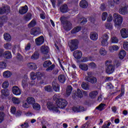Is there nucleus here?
<instances>
[{
  "instance_id": "nucleus-1",
  "label": "nucleus",
  "mask_w": 128,
  "mask_h": 128,
  "mask_svg": "<svg viewBox=\"0 0 128 128\" xmlns=\"http://www.w3.org/2000/svg\"><path fill=\"white\" fill-rule=\"evenodd\" d=\"M66 20V17L62 16L60 18L61 24H63V28L64 30L68 32V30H70L72 28V24L70 22Z\"/></svg>"
},
{
  "instance_id": "nucleus-2",
  "label": "nucleus",
  "mask_w": 128,
  "mask_h": 128,
  "mask_svg": "<svg viewBox=\"0 0 128 128\" xmlns=\"http://www.w3.org/2000/svg\"><path fill=\"white\" fill-rule=\"evenodd\" d=\"M88 76L85 77V80L92 84H96V82H98V78H96L92 76V72H87Z\"/></svg>"
},
{
  "instance_id": "nucleus-3",
  "label": "nucleus",
  "mask_w": 128,
  "mask_h": 128,
  "mask_svg": "<svg viewBox=\"0 0 128 128\" xmlns=\"http://www.w3.org/2000/svg\"><path fill=\"white\" fill-rule=\"evenodd\" d=\"M52 62L50 60H47L44 62L43 63L44 68H46V72H50L54 70V68H56V65L54 64H52Z\"/></svg>"
},
{
  "instance_id": "nucleus-4",
  "label": "nucleus",
  "mask_w": 128,
  "mask_h": 128,
  "mask_svg": "<svg viewBox=\"0 0 128 128\" xmlns=\"http://www.w3.org/2000/svg\"><path fill=\"white\" fill-rule=\"evenodd\" d=\"M40 50L42 54H44L42 58L43 60H48V58H50V54H48V51H49V48L48 46H42L40 47Z\"/></svg>"
},
{
  "instance_id": "nucleus-5",
  "label": "nucleus",
  "mask_w": 128,
  "mask_h": 128,
  "mask_svg": "<svg viewBox=\"0 0 128 128\" xmlns=\"http://www.w3.org/2000/svg\"><path fill=\"white\" fill-rule=\"evenodd\" d=\"M113 18H114V22L116 24V26H120L122 24V20H124L122 16L118 14L114 13L113 15Z\"/></svg>"
},
{
  "instance_id": "nucleus-6",
  "label": "nucleus",
  "mask_w": 128,
  "mask_h": 128,
  "mask_svg": "<svg viewBox=\"0 0 128 128\" xmlns=\"http://www.w3.org/2000/svg\"><path fill=\"white\" fill-rule=\"evenodd\" d=\"M78 44H80V42H78V39L72 40L69 44L70 50L74 52L76 50H78Z\"/></svg>"
},
{
  "instance_id": "nucleus-7",
  "label": "nucleus",
  "mask_w": 128,
  "mask_h": 128,
  "mask_svg": "<svg viewBox=\"0 0 128 128\" xmlns=\"http://www.w3.org/2000/svg\"><path fill=\"white\" fill-rule=\"evenodd\" d=\"M108 38H110V36L106 34H104L100 38L102 46H106L108 44Z\"/></svg>"
},
{
  "instance_id": "nucleus-8",
  "label": "nucleus",
  "mask_w": 128,
  "mask_h": 128,
  "mask_svg": "<svg viewBox=\"0 0 128 128\" xmlns=\"http://www.w3.org/2000/svg\"><path fill=\"white\" fill-rule=\"evenodd\" d=\"M56 104L60 108H64L68 106V102L64 98L58 99L56 102Z\"/></svg>"
},
{
  "instance_id": "nucleus-9",
  "label": "nucleus",
  "mask_w": 128,
  "mask_h": 128,
  "mask_svg": "<svg viewBox=\"0 0 128 128\" xmlns=\"http://www.w3.org/2000/svg\"><path fill=\"white\" fill-rule=\"evenodd\" d=\"M106 66V72L108 74H114V72L116 65H107V66Z\"/></svg>"
},
{
  "instance_id": "nucleus-10",
  "label": "nucleus",
  "mask_w": 128,
  "mask_h": 128,
  "mask_svg": "<svg viewBox=\"0 0 128 128\" xmlns=\"http://www.w3.org/2000/svg\"><path fill=\"white\" fill-rule=\"evenodd\" d=\"M10 12V9L8 6H4L0 8V14H8Z\"/></svg>"
},
{
  "instance_id": "nucleus-11",
  "label": "nucleus",
  "mask_w": 128,
  "mask_h": 128,
  "mask_svg": "<svg viewBox=\"0 0 128 128\" xmlns=\"http://www.w3.org/2000/svg\"><path fill=\"white\" fill-rule=\"evenodd\" d=\"M35 42L36 46H42L44 42V38L41 36L35 40Z\"/></svg>"
},
{
  "instance_id": "nucleus-12",
  "label": "nucleus",
  "mask_w": 128,
  "mask_h": 128,
  "mask_svg": "<svg viewBox=\"0 0 128 128\" xmlns=\"http://www.w3.org/2000/svg\"><path fill=\"white\" fill-rule=\"evenodd\" d=\"M12 92L15 96H20L22 94L20 89L18 88V86H16L12 88Z\"/></svg>"
},
{
  "instance_id": "nucleus-13",
  "label": "nucleus",
  "mask_w": 128,
  "mask_h": 128,
  "mask_svg": "<svg viewBox=\"0 0 128 128\" xmlns=\"http://www.w3.org/2000/svg\"><path fill=\"white\" fill-rule=\"evenodd\" d=\"M73 56L76 60H80L82 56V52L80 50H75L73 52Z\"/></svg>"
},
{
  "instance_id": "nucleus-14",
  "label": "nucleus",
  "mask_w": 128,
  "mask_h": 128,
  "mask_svg": "<svg viewBox=\"0 0 128 128\" xmlns=\"http://www.w3.org/2000/svg\"><path fill=\"white\" fill-rule=\"evenodd\" d=\"M120 32L121 34V36L123 38H128V29L123 28L120 30Z\"/></svg>"
},
{
  "instance_id": "nucleus-15",
  "label": "nucleus",
  "mask_w": 128,
  "mask_h": 128,
  "mask_svg": "<svg viewBox=\"0 0 128 128\" xmlns=\"http://www.w3.org/2000/svg\"><path fill=\"white\" fill-rule=\"evenodd\" d=\"M10 96V90L8 89H3L1 90V96L0 98L2 99L4 98V96Z\"/></svg>"
},
{
  "instance_id": "nucleus-16",
  "label": "nucleus",
  "mask_w": 128,
  "mask_h": 128,
  "mask_svg": "<svg viewBox=\"0 0 128 128\" xmlns=\"http://www.w3.org/2000/svg\"><path fill=\"white\" fill-rule=\"evenodd\" d=\"M128 6L121 7L119 10V14H128Z\"/></svg>"
},
{
  "instance_id": "nucleus-17",
  "label": "nucleus",
  "mask_w": 128,
  "mask_h": 128,
  "mask_svg": "<svg viewBox=\"0 0 128 128\" xmlns=\"http://www.w3.org/2000/svg\"><path fill=\"white\" fill-rule=\"evenodd\" d=\"M90 36L92 40H97L98 38V34L96 32H93L90 34Z\"/></svg>"
},
{
  "instance_id": "nucleus-18",
  "label": "nucleus",
  "mask_w": 128,
  "mask_h": 128,
  "mask_svg": "<svg viewBox=\"0 0 128 128\" xmlns=\"http://www.w3.org/2000/svg\"><path fill=\"white\" fill-rule=\"evenodd\" d=\"M28 6L25 5L24 6H22L19 9V14H24L28 12Z\"/></svg>"
},
{
  "instance_id": "nucleus-19",
  "label": "nucleus",
  "mask_w": 128,
  "mask_h": 128,
  "mask_svg": "<svg viewBox=\"0 0 128 128\" xmlns=\"http://www.w3.org/2000/svg\"><path fill=\"white\" fill-rule=\"evenodd\" d=\"M38 28H34L32 29H31L30 34H32V36H38L40 34V32H38Z\"/></svg>"
},
{
  "instance_id": "nucleus-20",
  "label": "nucleus",
  "mask_w": 128,
  "mask_h": 128,
  "mask_svg": "<svg viewBox=\"0 0 128 128\" xmlns=\"http://www.w3.org/2000/svg\"><path fill=\"white\" fill-rule=\"evenodd\" d=\"M80 6L82 8H86L88 6V3L86 0H82L80 2Z\"/></svg>"
},
{
  "instance_id": "nucleus-21",
  "label": "nucleus",
  "mask_w": 128,
  "mask_h": 128,
  "mask_svg": "<svg viewBox=\"0 0 128 128\" xmlns=\"http://www.w3.org/2000/svg\"><path fill=\"white\" fill-rule=\"evenodd\" d=\"M3 56L4 58H6L7 60H10L11 58H12V52L10 51L6 50L3 53Z\"/></svg>"
},
{
  "instance_id": "nucleus-22",
  "label": "nucleus",
  "mask_w": 128,
  "mask_h": 128,
  "mask_svg": "<svg viewBox=\"0 0 128 128\" xmlns=\"http://www.w3.org/2000/svg\"><path fill=\"white\" fill-rule=\"evenodd\" d=\"M68 5L64 4L60 6V10L61 12L64 14L66 12H68Z\"/></svg>"
},
{
  "instance_id": "nucleus-23",
  "label": "nucleus",
  "mask_w": 128,
  "mask_h": 128,
  "mask_svg": "<svg viewBox=\"0 0 128 128\" xmlns=\"http://www.w3.org/2000/svg\"><path fill=\"white\" fill-rule=\"evenodd\" d=\"M52 86L54 90L56 92H60V84L56 82H52Z\"/></svg>"
},
{
  "instance_id": "nucleus-24",
  "label": "nucleus",
  "mask_w": 128,
  "mask_h": 128,
  "mask_svg": "<svg viewBox=\"0 0 128 128\" xmlns=\"http://www.w3.org/2000/svg\"><path fill=\"white\" fill-rule=\"evenodd\" d=\"M66 80V76L64 74H60L58 76V80H59L60 82L62 84H64Z\"/></svg>"
},
{
  "instance_id": "nucleus-25",
  "label": "nucleus",
  "mask_w": 128,
  "mask_h": 128,
  "mask_svg": "<svg viewBox=\"0 0 128 128\" xmlns=\"http://www.w3.org/2000/svg\"><path fill=\"white\" fill-rule=\"evenodd\" d=\"M26 102L28 104H34L36 103V100L32 97H28L26 99Z\"/></svg>"
},
{
  "instance_id": "nucleus-26",
  "label": "nucleus",
  "mask_w": 128,
  "mask_h": 128,
  "mask_svg": "<svg viewBox=\"0 0 128 128\" xmlns=\"http://www.w3.org/2000/svg\"><path fill=\"white\" fill-rule=\"evenodd\" d=\"M79 68L82 70L86 71L88 70V64H80L79 66Z\"/></svg>"
},
{
  "instance_id": "nucleus-27",
  "label": "nucleus",
  "mask_w": 128,
  "mask_h": 128,
  "mask_svg": "<svg viewBox=\"0 0 128 128\" xmlns=\"http://www.w3.org/2000/svg\"><path fill=\"white\" fill-rule=\"evenodd\" d=\"M40 58V53H38V52L36 51L34 52L33 54L31 56L32 60H38Z\"/></svg>"
},
{
  "instance_id": "nucleus-28",
  "label": "nucleus",
  "mask_w": 128,
  "mask_h": 128,
  "mask_svg": "<svg viewBox=\"0 0 128 128\" xmlns=\"http://www.w3.org/2000/svg\"><path fill=\"white\" fill-rule=\"evenodd\" d=\"M82 30V26H78L74 28L70 32L71 34H76Z\"/></svg>"
},
{
  "instance_id": "nucleus-29",
  "label": "nucleus",
  "mask_w": 128,
  "mask_h": 128,
  "mask_svg": "<svg viewBox=\"0 0 128 128\" xmlns=\"http://www.w3.org/2000/svg\"><path fill=\"white\" fill-rule=\"evenodd\" d=\"M99 52L101 56H106L108 54V52L106 49L104 48H101L99 50Z\"/></svg>"
},
{
  "instance_id": "nucleus-30",
  "label": "nucleus",
  "mask_w": 128,
  "mask_h": 128,
  "mask_svg": "<svg viewBox=\"0 0 128 128\" xmlns=\"http://www.w3.org/2000/svg\"><path fill=\"white\" fill-rule=\"evenodd\" d=\"M28 67L30 70H36V68H38V67L36 66V64L34 63H29L28 64Z\"/></svg>"
},
{
  "instance_id": "nucleus-31",
  "label": "nucleus",
  "mask_w": 128,
  "mask_h": 128,
  "mask_svg": "<svg viewBox=\"0 0 128 128\" xmlns=\"http://www.w3.org/2000/svg\"><path fill=\"white\" fill-rule=\"evenodd\" d=\"M3 76L6 78H10L12 76V72L7 70L3 72Z\"/></svg>"
},
{
  "instance_id": "nucleus-32",
  "label": "nucleus",
  "mask_w": 128,
  "mask_h": 128,
  "mask_svg": "<svg viewBox=\"0 0 128 128\" xmlns=\"http://www.w3.org/2000/svg\"><path fill=\"white\" fill-rule=\"evenodd\" d=\"M4 39L6 42H10L12 40V36H10V35L8 33H5L4 34Z\"/></svg>"
},
{
  "instance_id": "nucleus-33",
  "label": "nucleus",
  "mask_w": 128,
  "mask_h": 128,
  "mask_svg": "<svg viewBox=\"0 0 128 128\" xmlns=\"http://www.w3.org/2000/svg\"><path fill=\"white\" fill-rule=\"evenodd\" d=\"M28 78L24 79L22 80V86L24 88H26L28 86Z\"/></svg>"
},
{
  "instance_id": "nucleus-34",
  "label": "nucleus",
  "mask_w": 128,
  "mask_h": 128,
  "mask_svg": "<svg viewBox=\"0 0 128 128\" xmlns=\"http://www.w3.org/2000/svg\"><path fill=\"white\" fill-rule=\"evenodd\" d=\"M72 88L70 86H68L67 87L66 90V96H70V94H72Z\"/></svg>"
},
{
  "instance_id": "nucleus-35",
  "label": "nucleus",
  "mask_w": 128,
  "mask_h": 128,
  "mask_svg": "<svg viewBox=\"0 0 128 128\" xmlns=\"http://www.w3.org/2000/svg\"><path fill=\"white\" fill-rule=\"evenodd\" d=\"M12 102L14 104H20V98L16 97H13L12 98Z\"/></svg>"
},
{
  "instance_id": "nucleus-36",
  "label": "nucleus",
  "mask_w": 128,
  "mask_h": 128,
  "mask_svg": "<svg viewBox=\"0 0 128 128\" xmlns=\"http://www.w3.org/2000/svg\"><path fill=\"white\" fill-rule=\"evenodd\" d=\"M126 51H124V50H121L120 52V53L118 54L120 58H121L122 60V58H124V56H126Z\"/></svg>"
},
{
  "instance_id": "nucleus-37",
  "label": "nucleus",
  "mask_w": 128,
  "mask_h": 128,
  "mask_svg": "<svg viewBox=\"0 0 128 128\" xmlns=\"http://www.w3.org/2000/svg\"><path fill=\"white\" fill-rule=\"evenodd\" d=\"M81 86L83 90H88L90 85L86 83H84V82H82L81 85Z\"/></svg>"
},
{
  "instance_id": "nucleus-38",
  "label": "nucleus",
  "mask_w": 128,
  "mask_h": 128,
  "mask_svg": "<svg viewBox=\"0 0 128 128\" xmlns=\"http://www.w3.org/2000/svg\"><path fill=\"white\" fill-rule=\"evenodd\" d=\"M32 18V14L28 13L26 16H24V20L28 22Z\"/></svg>"
},
{
  "instance_id": "nucleus-39",
  "label": "nucleus",
  "mask_w": 128,
  "mask_h": 128,
  "mask_svg": "<svg viewBox=\"0 0 128 128\" xmlns=\"http://www.w3.org/2000/svg\"><path fill=\"white\" fill-rule=\"evenodd\" d=\"M32 108L35 110H40V105L38 103L32 104Z\"/></svg>"
},
{
  "instance_id": "nucleus-40",
  "label": "nucleus",
  "mask_w": 128,
  "mask_h": 128,
  "mask_svg": "<svg viewBox=\"0 0 128 128\" xmlns=\"http://www.w3.org/2000/svg\"><path fill=\"white\" fill-rule=\"evenodd\" d=\"M76 96H78L80 98H83L84 95L82 94V90H80V88L77 89V92L76 94Z\"/></svg>"
},
{
  "instance_id": "nucleus-41",
  "label": "nucleus",
  "mask_w": 128,
  "mask_h": 128,
  "mask_svg": "<svg viewBox=\"0 0 128 128\" xmlns=\"http://www.w3.org/2000/svg\"><path fill=\"white\" fill-rule=\"evenodd\" d=\"M78 22H80V24H84L86 22H88V20H86V18H84V17H83L82 18H80L78 19Z\"/></svg>"
},
{
  "instance_id": "nucleus-42",
  "label": "nucleus",
  "mask_w": 128,
  "mask_h": 128,
  "mask_svg": "<svg viewBox=\"0 0 128 128\" xmlns=\"http://www.w3.org/2000/svg\"><path fill=\"white\" fill-rule=\"evenodd\" d=\"M98 92H97V91H94L91 92L89 96L91 98H94L96 96H98Z\"/></svg>"
},
{
  "instance_id": "nucleus-43",
  "label": "nucleus",
  "mask_w": 128,
  "mask_h": 128,
  "mask_svg": "<svg viewBox=\"0 0 128 128\" xmlns=\"http://www.w3.org/2000/svg\"><path fill=\"white\" fill-rule=\"evenodd\" d=\"M4 48H6V50H10L12 48V44L10 42H7L4 44Z\"/></svg>"
},
{
  "instance_id": "nucleus-44",
  "label": "nucleus",
  "mask_w": 128,
  "mask_h": 128,
  "mask_svg": "<svg viewBox=\"0 0 128 128\" xmlns=\"http://www.w3.org/2000/svg\"><path fill=\"white\" fill-rule=\"evenodd\" d=\"M30 76L31 79L32 80H34L37 78V72L35 73L34 72H32L30 74Z\"/></svg>"
},
{
  "instance_id": "nucleus-45",
  "label": "nucleus",
  "mask_w": 128,
  "mask_h": 128,
  "mask_svg": "<svg viewBox=\"0 0 128 128\" xmlns=\"http://www.w3.org/2000/svg\"><path fill=\"white\" fill-rule=\"evenodd\" d=\"M110 40L112 44H118V39L116 36L112 37Z\"/></svg>"
},
{
  "instance_id": "nucleus-46",
  "label": "nucleus",
  "mask_w": 128,
  "mask_h": 128,
  "mask_svg": "<svg viewBox=\"0 0 128 128\" xmlns=\"http://www.w3.org/2000/svg\"><path fill=\"white\" fill-rule=\"evenodd\" d=\"M105 106V104L102 103L98 106L96 107V110L102 111L104 110V108Z\"/></svg>"
},
{
  "instance_id": "nucleus-47",
  "label": "nucleus",
  "mask_w": 128,
  "mask_h": 128,
  "mask_svg": "<svg viewBox=\"0 0 128 128\" xmlns=\"http://www.w3.org/2000/svg\"><path fill=\"white\" fill-rule=\"evenodd\" d=\"M54 106L52 102H49L47 103V108L50 110H52Z\"/></svg>"
},
{
  "instance_id": "nucleus-48",
  "label": "nucleus",
  "mask_w": 128,
  "mask_h": 128,
  "mask_svg": "<svg viewBox=\"0 0 128 128\" xmlns=\"http://www.w3.org/2000/svg\"><path fill=\"white\" fill-rule=\"evenodd\" d=\"M4 120V112H0V123L2 122Z\"/></svg>"
},
{
  "instance_id": "nucleus-49",
  "label": "nucleus",
  "mask_w": 128,
  "mask_h": 128,
  "mask_svg": "<svg viewBox=\"0 0 128 128\" xmlns=\"http://www.w3.org/2000/svg\"><path fill=\"white\" fill-rule=\"evenodd\" d=\"M44 88L46 92H50L52 90V88L50 86H46Z\"/></svg>"
},
{
  "instance_id": "nucleus-50",
  "label": "nucleus",
  "mask_w": 128,
  "mask_h": 128,
  "mask_svg": "<svg viewBox=\"0 0 128 128\" xmlns=\"http://www.w3.org/2000/svg\"><path fill=\"white\" fill-rule=\"evenodd\" d=\"M6 64L4 62H0V68H6Z\"/></svg>"
},
{
  "instance_id": "nucleus-51",
  "label": "nucleus",
  "mask_w": 128,
  "mask_h": 128,
  "mask_svg": "<svg viewBox=\"0 0 128 128\" xmlns=\"http://www.w3.org/2000/svg\"><path fill=\"white\" fill-rule=\"evenodd\" d=\"M36 26V20H32L28 24V28H32Z\"/></svg>"
},
{
  "instance_id": "nucleus-52",
  "label": "nucleus",
  "mask_w": 128,
  "mask_h": 128,
  "mask_svg": "<svg viewBox=\"0 0 128 128\" xmlns=\"http://www.w3.org/2000/svg\"><path fill=\"white\" fill-rule=\"evenodd\" d=\"M108 18V13L106 12H104L102 14V20H106Z\"/></svg>"
},
{
  "instance_id": "nucleus-53",
  "label": "nucleus",
  "mask_w": 128,
  "mask_h": 128,
  "mask_svg": "<svg viewBox=\"0 0 128 128\" xmlns=\"http://www.w3.org/2000/svg\"><path fill=\"white\" fill-rule=\"evenodd\" d=\"M8 82L5 81L2 84V86L3 88H8L9 86Z\"/></svg>"
},
{
  "instance_id": "nucleus-54",
  "label": "nucleus",
  "mask_w": 128,
  "mask_h": 128,
  "mask_svg": "<svg viewBox=\"0 0 128 128\" xmlns=\"http://www.w3.org/2000/svg\"><path fill=\"white\" fill-rule=\"evenodd\" d=\"M123 48L126 50H128V42H124L123 44Z\"/></svg>"
},
{
  "instance_id": "nucleus-55",
  "label": "nucleus",
  "mask_w": 128,
  "mask_h": 128,
  "mask_svg": "<svg viewBox=\"0 0 128 128\" xmlns=\"http://www.w3.org/2000/svg\"><path fill=\"white\" fill-rule=\"evenodd\" d=\"M106 28H108V30L112 29V24L110 23H107L105 25Z\"/></svg>"
},
{
  "instance_id": "nucleus-56",
  "label": "nucleus",
  "mask_w": 128,
  "mask_h": 128,
  "mask_svg": "<svg viewBox=\"0 0 128 128\" xmlns=\"http://www.w3.org/2000/svg\"><path fill=\"white\" fill-rule=\"evenodd\" d=\"M22 107L24 108H28L30 107V104L26 102H24L22 104Z\"/></svg>"
},
{
  "instance_id": "nucleus-57",
  "label": "nucleus",
  "mask_w": 128,
  "mask_h": 128,
  "mask_svg": "<svg viewBox=\"0 0 128 128\" xmlns=\"http://www.w3.org/2000/svg\"><path fill=\"white\" fill-rule=\"evenodd\" d=\"M89 66L90 68H96V65L94 62H90L89 64Z\"/></svg>"
},
{
  "instance_id": "nucleus-58",
  "label": "nucleus",
  "mask_w": 128,
  "mask_h": 128,
  "mask_svg": "<svg viewBox=\"0 0 128 128\" xmlns=\"http://www.w3.org/2000/svg\"><path fill=\"white\" fill-rule=\"evenodd\" d=\"M110 124H112L110 122H108V124H105L102 126V128H110L109 126Z\"/></svg>"
},
{
  "instance_id": "nucleus-59",
  "label": "nucleus",
  "mask_w": 128,
  "mask_h": 128,
  "mask_svg": "<svg viewBox=\"0 0 128 128\" xmlns=\"http://www.w3.org/2000/svg\"><path fill=\"white\" fill-rule=\"evenodd\" d=\"M30 43L28 44L25 47V50H26V52H28V50H30Z\"/></svg>"
},
{
  "instance_id": "nucleus-60",
  "label": "nucleus",
  "mask_w": 128,
  "mask_h": 128,
  "mask_svg": "<svg viewBox=\"0 0 128 128\" xmlns=\"http://www.w3.org/2000/svg\"><path fill=\"white\" fill-rule=\"evenodd\" d=\"M21 126L22 128H28L29 125H28V122H24V124H22L21 125Z\"/></svg>"
},
{
  "instance_id": "nucleus-61",
  "label": "nucleus",
  "mask_w": 128,
  "mask_h": 128,
  "mask_svg": "<svg viewBox=\"0 0 128 128\" xmlns=\"http://www.w3.org/2000/svg\"><path fill=\"white\" fill-rule=\"evenodd\" d=\"M52 112H60L59 111L58 108V107H55L54 106L52 108Z\"/></svg>"
},
{
  "instance_id": "nucleus-62",
  "label": "nucleus",
  "mask_w": 128,
  "mask_h": 128,
  "mask_svg": "<svg viewBox=\"0 0 128 128\" xmlns=\"http://www.w3.org/2000/svg\"><path fill=\"white\" fill-rule=\"evenodd\" d=\"M16 107L11 108L10 112H12V114H16Z\"/></svg>"
},
{
  "instance_id": "nucleus-63",
  "label": "nucleus",
  "mask_w": 128,
  "mask_h": 128,
  "mask_svg": "<svg viewBox=\"0 0 128 128\" xmlns=\"http://www.w3.org/2000/svg\"><path fill=\"white\" fill-rule=\"evenodd\" d=\"M42 74L40 72H37V78H42Z\"/></svg>"
},
{
  "instance_id": "nucleus-64",
  "label": "nucleus",
  "mask_w": 128,
  "mask_h": 128,
  "mask_svg": "<svg viewBox=\"0 0 128 128\" xmlns=\"http://www.w3.org/2000/svg\"><path fill=\"white\" fill-rule=\"evenodd\" d=\"M112 16L110 14L107 18V22H112Z\"/></svg>"
}]
</instances>
